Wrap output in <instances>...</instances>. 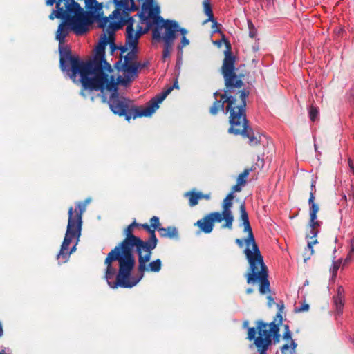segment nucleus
Instances as JSON below:
<instances>
[{
	"instance_id": "1",
	"label": "nucleus",
	"mask_w": 354,
	"mask_h": 354,
	"mask_svg": "<svg viewBox=\"0 0 354 354\" xmlns=\"http://www.w3.org/2000/svg\"><path fill=\"white\" fill-rule=\"evenodd\" d=\"M108 42L107 35L104 33L95 48L94 57L86 61L81 60L78 56L72 55L68 47L60 48L59 62L62 70L66 71L74 82H80L84 89L113 92L109 101L111 111H155L158 109L159 104L170 93L177 82L174 86H169L151 98L145 105L136 106L133 100L117 93L115 78L109 75L113 69L104 57L105 47Z\"/></svg>"
},
{
	"instance_id": "2",
	"label": "nucleus",
	"mask_w": 354,
	"mask_h": 354,
	"mask_svg": "<svg viewBox=\"0 0 354 354\" xmlns=\"http://www.w3.org/2000/svg\"><path fill=\"white\" fill-rule=\"evenodd\" d=\"M239 210L240 220L244 227V232L248 233V237L245 239H236L235 242L239 248H243L244 243L246 245L244 254L248 261L250 270V272L246 274L247 283L250 284L259 281V292L264 295L270 291L268 270L263 261L261 251L255 242L245 203L241 204Z\"/></svg>"
},
{
	"instance_id": "3",
	"label": "nucleus",
	"mask_w": 354,
	"mask_h": 354,
	"mask_svg": "<svg viewBox=\"0 0 354 354\" xmlns=\"http://www.w3.org/2000/svg\"><path fill=\"white\" fill-rule=\"evenodd\" d=\"M66 6L59 7V3L56 4V10H53L49 18L53 20L55 18L64 20L58 26L56 32V39L59 41V51L60 48H64L65 38L73 31L77 35H82L88 30V26L92 21L91 12H84L83 8L75 0H68Z\"/></svg>"
},
{
	"instance_id": "4",
	"label": "nucleus",
	"mask_w": 354,
	"mask_h": 354,
	"mask_svg": "<svg viewBox=\"0 0 354 354\" xmlns=\"http://www.w3.org/2000/svg\"><path fill=\"white\" fill-rule=\"evenodd\" d=\"M138 225L139 224L136 221L129 225L124 232V239L108 254L104 261L106 280H109L112 276L115 274V269L112 266L113 261H118L123 273L129 271L133 266H135L133 250H135L137 254L142 250L141 246L143 244L142 240L133 234L134 228Z\"/></svg>"
},
{
	"instance_id": "5",
	"label": "nucleus",
	"mask_w": 354,
	"mask_h": 354,
	"mask_svg": "<svg viewBox=\"0 0 354 354\" xmlns=\"http://www.w3.org/2000/svg\"><path fill=\"white\" fill-rule=\"evenodd\" d=\"M153 250L149 249L142 250L137 253L138 258V270L139 272L138 275H131V272L135 266H133L129 271L124 273L122 272L121 266H119V270L115 280H114L115 276H112L109 280H106L108 285L112 288L118 287L132 288L142 279L145 272H158L162 268L160 259H157L148 263L151 259Z\"/></svg>"
},
{
	"instance_id": "6",
	"label": "nucleus",
	"mask_w": 354,
	"mask_h": 354,
	"mask_svg": "<svg viewBox=\"0 0 354 354\" xmlns=\"http://www.w3.org/2000/svg\"><path fill=\"white\" fill-rule=\"evenodd\" d=\"M86 203L78 202L75 207L68 209V220L66 232L60 250L57 256L59 262L66 263L71 254L75 250L81 235L82 214L86 210Z\"/></svg>"
},
{
	"instance_id": "7",
	"label": "nucleus",
	"mask_w": 354,
	"mask_h": 354,
	"mask_svg": "<svg viewBox=\"0 0 354 354\" xmlns=\"http://www.w3.org/2000/svg\"><path fill=\"white\" fill-rule=\"evenodd\" d=\"M248 339L254 341V344L259 354H267L272 340L277 343L280 340L279 324L274 321L266 324L263 321H258L257 326L248 329Z\"/></svg>"
},
{
	"instance_id": "8",
	"label": "nucleus",
	"mask_w": 354,
	"mask_h": 354,
	"mask_svg": "<svg viewBox=\"0 0 354 354\" xmlns=\"http://www.w3.org/2000/svg\"><path fill=\"white\" fill-rule=\"evenodd\" d=\"M151 18H153V24L156 25L152 32L153 38L164 42L162 60L165 62L171 55L176 32L178 30V24L171 20L164 21L161 17L153 14Z\"/></svg>"
},
{
	"instance_id": "9",
	"label": "nucleus",
	"mask_w": 354,
	"mask_h": 354,
	"mask_svg": "<svg viewBox=\"0 0 354 354\" xmlns=\"http://www.w3.org/2000/svg\"><path fill=\"white\" fill-rule=\"evenodd\" d=\"M153 15V8L151 5H147L145 3L142 6V10L138 13L136 16H138L142 23H147V27L143 30L142 26H138V28L136 31L134 29H131L129 26L125 33L126 37V45H128L131 51L129 52L124 57V64H136V62L133 60L136 58V52L138 48V44L139 38L147 32L152 24L150 21V17Z\"/></svg>"
},
{
	"instance_id": "10",
	"label": "nucleus",
	"mask_w": 354,
	"mask_h": 354,
	"mask_svg": "<svg viewBox=\"0 0 354 354\" xmlns=\"http://www.w3.org/2000/svg\"><path fill=\"white\" fill-rule=\"evenodd\" d=\"M116 9L110 15L111 19H117L118 21H111L105 28V30L108 34V41H111V46L115 47L113 42L114 32L116 30L127 26L126 30L131 26V29L133 28L134 19L133 17L130 16V13L134 10H130L127 7V0H113Z\"/></svg>"
},
{
	"instance_id": "11",
	"label": "nucleus",
	"mask_w": 354,
	"mask_h": 354,
	"mask_svg": "<svg viewBox=\"0 0 354 354\" xmlns=\"http://www.w3.org/2000/svg\"><path fill=\"white\" fill-rule=\"evenodd\" d=\"M315 181L311 183V191L308 199L310 206L309 228L310 230L306 234V239L308 242L307 248L310 251L309 256L314 254L313 245L318 243L317 236L319 232L322 222L317 220V213L319 210V205L315 202Z\"/></svg>"
},
{
	"instance_id": "12",
	"label": "nucleus",
	"mask_w": 354,
	"mask_h": 354,
	"mask_svg": "<svg viewBox=\"0 0 354 354\" xmlns=\"http://www.w3.org/2000/svg\"><path fill=\"white\" fill-rule=\"evenodd\" d=\"M238 57L231 55L228 51L224 57L221 72L223 76L225 86L228 89L241 88L243 86V79L245 76L243 73H238L241 66L236 68L235 65Z\"/></svg>"
},
{
	"instance_id": "13",
	"label": "nucleus",
	"mask_w": 354,
	"mask_h": 354,
	"mask_svg": "<svg viewBox=\"0 0 354 354\" xmlns=\"http://www.w3.org/2000/svg\"><path fill=\"white\" fill-rule=\"evenodd\" d=\"M249 92L245 90L241 91L238 97L221 95L219 100H216L210 111H245L246 99Z\"/></svg>"
},
{
	"instance_id": "14",
	"label": "nucleus",
	"mask_w": 354,
	"mask_h": 354,
	"mask_svg": "<svg viewBox=\"0 0 354 354\" xmlns=\"http://www.w3.org/2000/svg\"><path fill=\"white\" fill-rule=\"evenodd\" d=\"M234 198L233 192L228 194L222 202V211L214 212L220 216L221 219L223 221V224L222 225V228L223 229L231 230L233 227L234 216L232 208Z\"/></svg>"
},
{
	"instance_id": "15",
	"label": "nucleus",
	"mask_w": 354,
	"mask_h": 354,
	"mask_svg": "<svg viewBox=\"0 0 354 354\" xmlns=\"http://www.w3.org/2000/svg\"><path fill=\"white\" fill-rule=\"evenodd\" d=\"M85 1V7L88 11H84V12H91L92 14V21L91 22V25L94 22V21H97L98 24V27L100 28L105 29L107 24L111 22L110 16L102 17L100 12L102 8V4L98 3L96 0H84Z\"/></svg>"
},
{
	"instance_id": "16",
	"label": "nucleus",
	"mask_w": 354,
	"mask_h": 354,
	"mask_svg": "<svg viewBox=\"0 0 354 354\" xmlns=\"http://www.w3.org/2000/svg\"><path fill=\"white\" fill-rule=\"evenodd\" d=\"M230 123L229 132L236 135L245 132L249 128L245 112H231Z\"/></svg>"
},
{
	"instance_id": "17",
	"label": "nucleus",
	"mask_w": 354,
	"mask_h": 354,
	"mask_svg": "<svg viewBox=\"0 0 354 354\" xmlns=\"http://www.w3.org/2000/svg\"><path fill=\"white\" fill-rule=\"evenodd\" d=\"M215 222L221 223V225L223 224V221L221 219L220 216L214 212L198 220L195 225H197L203 232L209 234L212 232Z\"/></svg>"
},
{
	"instance_id": "18",
	"label": "nucleus",
	"mask_w": 354,
	"mask_h": 354,
	"mask_svg": "<svg viewBox=\"0 0 354 354\" xmlns=\"http://www.w3.org/2000/svg\"><path fill=\"white\" fill-rule=\"evenodd\" d=\"M140 66V62L136 64H123L124 68V77H118L117 84L119 83L124 86H128L135 77L137 76L138 69Z\"/></svg>"
},
{
	"instance_id": "19",
	"label": "nucleus",
	"mask_w": 354,
	"mask_h": 354,
	"mask_svg": "<svg viewBox=\"0 0 354 354\" xmlns=\"http://www.w3.org/2000/svg\"><path fill=\"white\" fill-rule=\"evenodd\" d=\"M241 135L248 138V144L252 147L257 146L259 144L265 145L268 143V138L264 134L254 131L250 128H248Z\"/></svg>"
},
{
	"instance_id": "20",
	"label": "nucleus",
	"mask_w": 354,
	"mask_h": 354,
	"mask_svg": "<svg viewBox=\"0 0 354 354\" xmlns=\"http://www.w3.org/2000/svg\"><path fill=\"white\" fill-rule=\"evenodd\" d=\"M156 229L153 228L152 226H149L147 229V232L149 234V238L147 241H145L142 240V250H154L158 244V239L156 238L155 231Z\"/></svg>"
},
{
	"instance_id": "21",
	"label": "nucleus",
	"mask_w": 354,
	"mask_h": 354,
	"mask_svg": "<svg viewBox=\"0 0 354 354\" xmlns=\"http://www.w3.org/2000/svg\"><path fill=\"white\" fill-rule=\"evenodd\" d=\"M156 229L153 228L152 226H149L147 229V232L149 234V238L147 241H145L142 240V250H154L158 244V239L156 238L155 231Z\"/></svg>"
},
{
	"instance_id": "22",
	"label": "nucleus",
	"mask_w": 354,
	"mask_h": 354,
	"mask_svg": "<svg viewBox=\"0 0 354 354\" xmlns=\"http://www.w3.org/2000/svg\"><path fill=\"white\" fill-rule=\"evenodd\" d=\"M333 305L337 314L340 315L344 306V292L342 287L337 288V294L333 297Z\"/></svg>"
},
{
	"instance_id": "23",
	"label": "nucleus",
	"mask_w": 354,
	"mask_h": 354,
	"mask_svg": "<svg viewBox=\"0 0 354 354\" xmlns=\"http://www.w3.org/2000/svg\"><path fill=\"white\" fill-rule=\"evenodd\" d=\"M153 112H114L120 117H124L125 120L130 121L131 118L136 119L141 117H150Z\"/></svg>"
},
{
	"instance_id": "24",
	"label": "nucleus",
	"mask_w": 354,
	"mask_h": 354,
	"mask_svg": "<svg viewBox=\"0 0 354 354\" xmlns=\"http://www.w3.org/2000/svg\"><path fill=\"white\" fill-rule=\"evenodd\" d=\"M203 5L204 12L208 17V19L205 21V22L211 21L213 23V27L214 26H218L217 21H216L214 16L210 0H204Z\"/></svg>"
},
{
	"instance_id": "25",
	"label": "nucleus",
	"mask_w": 354,
	"mask_h": 354,
	"mask_svg": "<svg viewBox=\"0 0 354 354\" xmlns=\"http://www.w3.org/2000/svg\"><path fill=\"white\" fill-rule=\"evenodd\" d=\"M161 237L174 239L178 236V231L175 227L169 226L167 228L162 227L158 229Z\"/></svg>"
},
{
	"instance_id": "26",
	"label": "nucleus",
	"mask_w": 354,
	"mask_h": 354,
	"mask_svg": "<svg viewBox=\"0 0 354 354\" xmlns=\"http://www.w3.org/2000/svg\"><path fill=\"white\" fill-rule=\"evenodd\" d=\"M214 44L220 47L223 43L225 44L226 50L224 51V57H226V53L228 51L231 55H234L232 52V46L230 41L226 38L225 34H222L221 39L214 41Z\"/></svg>"
},
{
	"instance_id": "27",
	"label": "nucleus",
	"mask_w": 354,
	"mask_h": 354,
	"mask_svg": "<svg viewBox=\"0 0 354 354\" xmlns=\"http://www.w3.org/2000/svg\"><path fill=\"white\" fill-rule=\"evenodd\" d=\"M185 196L189 198V204L191 207L195 206L198 204V200L202 199L203 194L201 193L187 192Z\"/></svg>"
},
{
	"instance_id": "28",
	"label": "nucleus",
	"mask_w": 354,
	"mask_h": 354,
	"mask_svg": "<svg viewBox=\"0 0 354 354\" xmlns=\"http://www.w3.org/2000/svg\"><path fill=\"white\" fill-rule=\"evenodd\" d=\"M297 344L291 339L290 344H285L281 348L282 354H295Z\"/></svg>"
},
{
	"instance_id": "29",
	"label": "nucleus",
	"mask_w": 354,
	"mask_h": 354,
	"mask_svg": "<svg viewBox=\"0 0 354 354\" xmlns=\"http://www.w3.org/2000/svg\"><path fill=\"white\" fill-rule=\"evenodd\" d=\"M252 170V169H245L244 171L239 174L237 177V182L240 185L245 186L247 183V178L250 174V172Z\"/></svg>"
},
{
	"instance_id": "30",
	"label": "nucleus",
	"mask_w": 354,
	"mask_h": 354,
	"mask_svg": "<svg viewBox=\"0 0 354 354\" xmlns=\"http://www.w3.org/2000/svg\"><path fill=\"white\" fill-rule=\"evenodd\" d=\"M248 26L249 28V36L251 38H255L257 35V30L251 20H248Z\"/></svg>"
},
{
	"instance_id": "31",
	"label": "nucleus",
	"mask_w": 354,
	"mask_h": 354,
	"mask_svg": "<svg viewBox=\"0 0 354 354\" xmlns=\"http://www.w3.org/2000/svg\"><path fill=\"white\" fill-rule=\"evenodd\" d=\"M340 264H341L340 260L333 262L332 266L330 269V272L333 277H335L337 275V270H339Z\"/></svg>"
},
{
	"instance_id": "32",
	"label": "nucleus",
	"mask_w": 354,
	"mask_h": 354,
	"mask_svg": "<svg viewBox=\"0 0 354 354\" xmlns=\"http://www.w3.org/2000/svg\"><path fill=\"white\" fill-rule=\"evenodd\" d=\"M150 225L153 227V228L156 229L158 231L159 228H160V223L159 221V218L158 216H153L150 219Z\"/></svg>"
},
{
	"instance_id": "33",
	"label": "nucleus",
	"mask_w": 354,
	"mask_h": 354,
	"mask_svg": "<svg viewBox=\"0 0 354 354\" xmlns=\"http://www.w3.org/2000/svg\"><path fill=\"white\" fill-rule=\"evenodd\" d=\"M349 247H350V250L346 257V261H348L350 259H351L354 254V239H351L350 243H349Z\"/></svg>"
},
{
	"instance_id": "34",
	"label": "nucleus",
	"mask_w": 354,
	"mask_h": 354,
	"mask_svg": "<svg viewBox=\"0 0 354 354\" xmlns=\"http://www.w3.org/2000/svg\"><path fill=\"white\" fill-rule=\"evenodd\" d=\"M284 339H292L291 338V332L289 330V327L288 325H285V332L283 336Z\"/></svg>"
},
{
	"instance_id": "35",
	"label": "nucleus",
	"mask_w": 354,
	"mask_h": 354,
	"mask_svg": "<svg viewBox=\"0 0 354 354\" xmlns=\"http://www.w3.org/2000/svg\"><path fill=\"white\" fill-rule=\"evenodd\" d=\"M189 43V40L186 38L185 36H183L182 38H181V42H180V44L178 46V48L179 49H181L183 48V47H185V46L188 45Z\"/></svg>"
},
{
	"instance_id": "36",
	"label": "nucleus",
	"mask_w": 354,
	"mask_h": 354,
	"mask_svg": "<svg viewBox=\"0 0 354 354\" xmlns=\"http://www.w3.org/2000/svg\"><path fill=\"white\" fill-rule=\"evenodd\" d=\"M319 112H310L309 118L310 120L315 122L319 120Z\"/></svg>"
},
{
	"instance_id": "37",
	"label": "nucleus",
	"mask_w": 354,
	"mask_h": 354,
	"mask_svg": "<svg viewBox=\"0 0 354 354\" xmlns=\"http://www.w3.org/2000/svg\"><path fill=\"white\" fill-rule=\"evenodd\" d=\"M217 25H218V26H214V27L212 26L213 32H218V33L221 34V35L222 36V34H224V33L222 32V30L221 29V24L217 23Z\"/></svg>"
},
{
	"instance_id": "38",
	"label": "nucleus",
	"mask_w": 354,
	"mask_h": 354,
	"mask_svg": "<svg viewBox=\"0 0 354 354\" xmlns=\"http://www.w3.org/2000/svg\"><path fill=\"white\" fill-rule=\"evenodd\" d=\"M243 186L240 185L239 183H236V184L233 186L232 192L233 194L236 192H240Z\"/></svg>"
},
{
	"instance_id": "39",
	"label": "nucleus",
	"mask_w": 354,
	"mask_h": 354,
	"mask_svg": "<svg viewBox=\"0 0 354 354\" xmlns=\"http://www.w3.org/2000/svg\"><path fill=\"white\" fill-rule=\"evenodd\" d=\"M309 309V305L308 304H303L301 305L299 308H297V312H304L307 311Z\"/></svg>"
},
{
	"instance_id": "40",
	"label": "nucleus",
	"mask_w": 354,
	"mask_h": 354,
	"mask_svg": "<svg viewBox=\"0 0 354 354\" xmlns=\"http://www.w3.org/2000/svg\"><path fill=\"white\" fill-rule=\"evenodd\" d=\"M268 305L271 307L274 303V298L271 296V295H269L268 296Z\"/></svg>"
},
{
	"instance_id": "41",
	"label": "nucleus",
	"mask_w": 354,
	"mask_h": 354,
	"mask_svg": "<svg viewBox=\"0 0 354 354\" xmlns=\"http://www.w3.org/2000/svg\"><path fill=\"white\" fill-rule=\"evenodd\" d=\"M68 0H57V3H59V7H62V6H66L67 4Z\"/></svg>"
},
{
	"instance_id": "42",
	"label": "nucleus",
	"mask_w": 354,
	"mask_h": 354,
	"mask_svg": "<svg viewBox=\"0 0 354 354\" xmlns=\"http://www.w3.org/2000/svg\"><path fill=\"white\" fill-rule=\"evenodd\" d=\"M128 48H129L128 45H126V44H125L124 46H121V47L120 48V51H121V53H125L126 51H127Z\"/></svg>"
},
{
	"instance_id": "43",
	"label": "nucleus",
	"mask_w": 354,
	"mask_h": 354,
	"mask_svg": "<svg viewBox=\"0 0 354 354\" xmlns=\"http://www.w3.org/2000/svg\"><path fill=\"white\" fill-rule=\"evenodd\" d=\"M178 31L176 32V33L178 32H180V33L183 35V36H185V34L187 33V31L184 28H179V27L178 26Z\"/></svg>"
},
{
	"instance_id": "44",
	"label": "nucleus",
	"mask_w": 354,
	"mask_h": 354,
	"mask_svg": "<svg viewBox=\"0 0 354 354\" xmlns=\"http://www.w3.org/2000/svg\"><path fill=\"white\" fill-rule=\"evenodd\" d=\"M56 0H46V4L48 6H53L55 3Z\"/></svg>"
},
{
	"instance_id": "45",
	"label": "nucleus",
	"mask_w": 354,
	"mask_h": 354,
	"mask_svg": "<svg viewBox=\"0 0 354 354\" xmlns=\"http://www.w3.org/2000/svg\"><path fill=\"white\" fill-rule=\"evenodd\" d=\"M350 102H354V89L351 90V91Z\"/></svg>"
},
{
	"instance_id": "46",
	"label": "nucleus",
	"mask_w": 354,
	"mask_h": 354,
	"mask_svg": "<svg viewBox=\"0 0 354 354\" xmlns=\"http://www.w3.org/2000/svg\"><path fill=\"white\" fill-rule=\"evenodd\" d=\"M138 226H140L142 227L143 229H145V230H147V229L148 227H149L150 225H149L147 223H144V224H139Z\"/></svg>"
},
{
	"instance_id": "47",
	"label": "nucleus",
	"mask_w": 354,
	"mask_h": 354,
	"mask_svg": "<svg viewBox=\"0 0 354 354\" xmlns=\"http://www.w3.org/2000/svg\"><path fill=\"white\" fill-rule=\"evenodd\" d=\"M148 64H149V62H145V63H143V64H141V63H140V66H139V68H143L146 67Z\"/></svg>"
},
{
	"instance_id": "48",
	"label": "nucleus",
	"mask_w": 354,
	"mask_h": 354,
	"mask_svg": "<svg viewBox=\"0 0 354 354\" xmlns=\"http://www.w3.org/2000/svg\"><path fill=\"white\" fill-rule=\"evenodd\" d=\"M3 328H2V326H1V324H0V337L3 335ZM0 354H5L3 353H0Z\"/></svg>"
},
{
	"instance_id": "49",
	"label": "nucleus",
	"mask_w": 354,
	"mask_h": 354,
	"mask_svg": "<svg viewBox=\"0 0 354 354\" xmlns=\"http://www.w3.org/2000/svg\"><path fill=\"white\" fill-rule=\"evenodd\" d=\"M252 292H253V289H252V288H248V289L246 290V293H247V294H250V293H252Z\"/></svg>"
},
{
	"instance_id": "50",
	"label": "nucleus",
	"mask_w": 354,
	"mask_h": 354,
	"mask_svg": "<svg viewBox=\"0 0 354 354\" xmlns=\"http://www.w3.org/2000/svg\"><path fill=\"white\" fill-rule=\"evenodd\" d=\"M209 195H203V198H205V199H209Z\"/></svg>"
},
{
	"instance_id": "51",
	"label": "nucleus",
	"mask_w": 354,
	"mask_h": 354,
	"mask_svg": "<svg viewBox=\"0 0 354 354\" xmlns=\"http://www.w3.org/2000/svg\"><path fill=\"white\" fill-rule=\"evenodd\" d=\"M310 111H317V109L315 108L312 107Z\"/></svg>"
}]
</instances>
